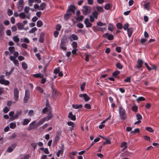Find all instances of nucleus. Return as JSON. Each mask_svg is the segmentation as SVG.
<instances>
[{"mask_svg": "<svg viewBox=\"0 0 159 159\" xmlns=\"http://www.w3.org/2000/svg\"><path fill=\"white\" fill-rule=\"evenodd\" d=\"M29 98L30 94L29 91L28 90H26L25 91V94L23 100L24 102V103H27Z\"/></svg>", "mask_w": 159, "mask_h": 159, "instance_id": "6", "label": "nucleus"}, {"mask_svg": "<svg viewBox=\"0 0 159 159\" xmlns=\"http://www.w3.org/2000/svg\"><path fill=\"white\" fill-rule=\"evenodd\" d=\"M121 48L120 47H117L116 48V51L120 53L121 52Z\"/></svg>", "mask_w": 159, "mask_h": 159, "instance_id": "60", "label": "nucleus"}, {"mask_svg": "<svg viewBox=\"0 0 159 159\" xmlns=\"http://www.w3.org/2000/svg\"><path fill=\"white\" fill-rule=\"evenodd\" d=\"M103 37L105 38H107V39L110 40H112L114 39V36L112 34H110L108 33H106L104 35Z\"/></svg>", "mask_w": 159, "mask_h": 159, "instance_id": "11", "label": "nucleus"}, {"mask_svg": "<svg viewBox=\"0 0 159 159\" xmlns=\"http://www.w3.org/2000/svg\"><path fill=\"white\" fill-rule=\"evenodd\" d=\"M120 71L119 70H116L113 72L112 75L115 78H116L117 77L118 75L120 74Z\"/></svg>", "mask_w": 159, "mask_h": 159, "instance_id": "32", "label": "nucleus"}, {"mask_svg": "<svg viewBox=\"0 0 159 159\" xmlns=\"http://www.w3.org/2000/svg\"><path fill=\"white\" fill-rule=\"evenodd\" d=\"M124 81L125 82H131V78L130 77H128L126 79L124 80Z\"/></svg>", "mask_w": 159, "mask_h": 159, "instance_id": "64", "label": "nucleus"}, {"mask_svg": "<svg viewBox=\"0 0 159 159\" xmlns=\"http://www.w3.org/2000/svg\"><path fill=\"white\" fill-rule=\"evenodd\" d=\"M44 34L42 32L41 33L40 35V37L39 39V41L40 42L43 43L44 41Z\"/></svg>", "mask_w": 159, "mask_h": 159, "instance_id": "19", "label": "nucleus"}, {"mask_svg": "<svg viewBox=\"0 0 159 159\" xmlns=\"http://www.w3.org/2000/svg\"><path fill=\"white\" fill-rule=\"evenodd\" d=\"M76 9V7L73 5H70L68 7V10L71 12L73 14L75 13V11Z\"/></svg>", "mask_w": 159, "mask_h": 159, "instance_id": "8", "label": "nucleus"}, {"mask_svg": "<svg viewBox=\"0 0 159 159\" xmlns=\"http://www.w3.org/2000/svg\"><path fill=\"white\" fill-rule=\"evenodd\" d=\"M43 25V23L41 20H39L37 22V26L38 27H40Z\"/></svg>", "mask_w": 159, "mask_h": 159, "instance_id": "42", "label": "nucleus"}, {"mask_svg": "<svg viewBox=\"0 0 159 159\" xmlns=\"http://www.w3.org/2000/svg\"><path fill=\"white\" fill-rule=\"evenodd\" d=\"M36 122L35 121H33L29 125L27 129L28 130H30L33 129H35L38 127L37 124H36Z\"/></svg>", "mask_w": 159, "mask_h": 159, "instance_id": "4", "label": "nucleus"}, {"mask_svg": "<svg viewBox=\"0 0 159 159\" xmlns=\"http://www.w3.org/2000/svg\"><path fill=\"white\" fill-rule=\"evenodd\" d=\"M77 26L79 28H82L84 27L83 24L81 23H79L77 25Z\"/></svg>", "mask_w": 159, "mask_h": 159, "instance_id": "62", "label": "nucleus"}, {"mask_svg": "<svg viewBox=\"0 0 159 159\" xmlns=\"http://www.w3.org/2000/svg\"><path fill=\"white\" fill-rule=\"evenodd\" d=\"M33 76L35 78H43V75L41 74L40 73L33 75Z\"/></svg>", "mask_w": 159, "mask_h": 159, "instance_id": "27", "label": "nucleus"}, {"mask_svg": "<svg viewBox=\"0 0 159 159\" xmlns=\"http://www.w3.org/2000/svg\"><path fill=\"white\" fill-rule=\"evenodd\" d=\"M10 82L8 80H0V84L5 85H8L10 84Z\"/></svg>", "mask_w": 159, "mask_h": 159, "instance_id": "18", "label": "nucleus"}, {"mask_svg": "<svg viewBox=\"0 0 159 159\" xmlns=\"http://www.w3.org/2000/svg\"><path fill=\"white\" fill-rule=\"evenodd\" d=\"M143 63V61L141 59H139L138 61V64L136 66V68L140 69L142 67Z\"/></svg>", "mask_w": 159, "mask_h": 159, "instance_id": "15", "label": "nucleus"}, {"mask_svg": "<svg viewBox=\"0 0 159 159\" xmlns=\"http://www.w3.org/2000/svg\"><path fill=\"white\" fill-rule=\"evenodd\" d=\"M19 16L21 18L24 19L26 17V15L23 12H21Z\"/></svg>", "mask_w": 159, "mask_h": 159, "instance_id": "46", "label": "nucleus"}, {"mask_svg": "<svg viewBox=\"0 0 159 159\" xmlns=\"http://www.w3.org/2000/svg\"><path fill=\"white\" fill-rule=\"evenodd\" d=\"M98 13L97 11H94L92 15L89 16V20L91 22H93L94 20V19H97L98 16Z\"/></svg>", "mask_w": 159, "mask_h": 159, "instance_id": "3", "label": "nucleus"}, {"mask_svg": "<svg viewBox=\"0 0 159 159\" xmlns=\"http://www.w3.org/2000/svg\"><path fill=\"white\" fill-rule=\"evenodd\" d=\"M97 24L98 26H100L105 25H106V23H103L101 21H99L97 23Z\"/></svg>", "mask_w": 159, "mask_h": 159, "instance_id": "45", "label": "nucleus"}, {"mask_svg": "<svg viewBox=\"0 0 159 159\" xmlns=\"http://www.w3.org/2000/svg\"><path fill=\"white\" fill-rule=\"evenodd\" d=\"M144 6V8L148 11H149L150 9V3L149 2H147L143 5Z\"/></svg>", "mask_w": 159, "mask_h": 159, "instance_id": "23", "label": "nucleus"}, {"mask_svg": "<svg viewBox=\"0 0 159 159\" xmlns=\"http://www.w3.org/2000/svg\"><path fill=\"white\" fill-rule=\"evenodd\" d=\"M120 147L121 148H123L122 150H124L126 149L127 147V143L126 142H123L121 143Z\"/></svg>", "mask_w": 159, "mask_h": 159, "instance_id": "26", "label": "nucleus"}, {"mask_svg": "<svg viewBox=\"0 0 159 159\" xmlns=\"http://www.w3.org/2000/svg\"><path fill=\"white\" fill-rule=\"evenodd\" d=\"M4 34L3 27L2 25H0V37H2Z\"/></svg>", "mask_w": 159, "mask_h": 159, "instance_id": "31", "label": "nucleus"}, {"mask_svg": "<svg viewBox=\"0 0 159 159\" xmlns=\"http://www.w3.org/2000/svg\"><path fill=\"white\" fill-rule=\"evenodd\" d=\"M72 106L74 108L78 109L81 108L82 107V105L81 104H80L79 105L73 104Z\"/></svg>", "mask_w": 159, "mask_h": 159, "instance_id": "35", "label": "nucleus"}, {"mask_svg": "<svg viewBox=\"0 0 159 159\" xmlns=\"http://www.w3.org/2000/svg\"><path fill=\"white\" fill-rule=\"evenodd\" d=\"M111 141L110 140H107L105 141L103 143V145H106V144H111Z\"/></svg>", "mask_w": 159, "mask_h": 159, "instance_id": "53", "label": "nucleus"}, {"mask_svg": "<svg viewBox=\"0 0 159 159\" xmlns=\"http://www.w3.org/2000/svg\"><path fill=\"white\" fill-rule=\"evenodd\" d=\"M60 47L63 50L65 51L66 50V48L65 47V43H61L60 44Z\"/></svg>", "mask_w": 159, "mask_h": 159, "instance_id": "40", "label": "nucleus"}, {"mask_svg": "<svg viewBox=\"0 0 159 159\" xmlns=\"http://www.w3.org/2000/svg\"><path fill=\"white\" fill-rule=\"evenodd\" d=\"M84 24L86 25V26L87 28L90 27L92 25V24L89 22V19L88 18L85 19L84 21Z\"/></svg>", "mask_w": 159, "mask_h": 159, "instance_id": "14", "label": "nucleus"}, {"mask_svg": "<svg viewBox=\"0 0 159 159\" xmlns=\"http://www.w3.org/2000/svg\"><path fill=\"white\" fill-rule=\"evenodd\" d=\"M8 49L11 54L15 52V48L14 47H9Z\"/></svg>", "mask_w": 159, "mask_h": 159, "instance_id": "37", "label": "nucleus"}, {"mask_svg": "<svg viewBox=\"0 0 159 159\" xmlns=\"http://www.w3.org/2000/svg\"><path fill=\"white\" fill-rule=\"evenodd\" d=\"M24 1L23 0H19L18 3L17 4V7L18 11H21L24 8Z\"/></svg>", "mask_w": 159, "mask_h": 159, "instance_id": "5", "label": "nucleus"}, {"mask_svg": "<svg viewBox=\"0 0 159 159\" xmlns=\"http://www.w3.org/2000/svg\"><path fill=\"white\" fill-rule=\"evenodd\" d=\"M19 92L17 88H15L14 90V98L16 101H17L19 98Z\"/></svg>", "mask_w": 159, "mask_h": 159, "instance_id": "7", "label": "nucleus"}, {"mask_svg": "<svg viewBox=\"0 0 159 159\" xmlns=\"http://www.w3.org/2000/svg\"><path fill=\"white\" fill-rule=\"evenodd\" d=\"M116 26L119 29H121L122 28V24L120 23H118L116 25Z\"/></svg>", "mask_w": 159, "mask_h": 159, "instance_id": "55", "label": "nucleus"}, {"mask_svg": "<svg viewBox=\"0 0 159 159\" xmlns=\"http://www.w3.org/2000/svg\"><path fill=\"white\" fill-rule=\"evenodd\" d=\"M72 14L71 12L70 11L68 10H67L66 13L64 15V18L65 20H67L69 18V16Z\"/></svg>", "mask_w": 159, "mask_h": 159, "instance_id": "13", "label": "nucleus"}, {"mask_svg": "<svg viewBox=\"0 0 159 159\" xmlns=\"http://www.w3.org/2000/svg\"><path fill=\"white\" fill-rule=\"evenodd\" d=\"M138 107L136 106H133L132 108V110L134 112H136L138 111Z\"/></svg>", "mask_w": 159, "mask_h": 159, "instance_id": "50", "label": "nucleus"}, {"mask_svg": "<svg viewBox=\"0 0 159 159\" xmlns=\"http://www.w3.org/2000/svg\"><path fill=\"white\" fill-rule=\"evenodd\" d=\"M35 89L40 93H43L44 91L43 89L39 86L36 87Z\"/></svg>", "mask_w": 159, "mask_h": 159, "instance_id": "29", "label": "nucleus"}, {"mask_svg": "<svg viewBox=\"0 0 159 159\" xmlns=\"http://www.w3.org/2000/svg\"><path fill=\"white\" fill-rule=\"evenodd\" d=\"M16 127V125L15 123H11L10 124V127L12 129L15 128Z\"/></svg>", "mask_w": 159, "mask_h": 159, "instance_id": "39", "label": "nucleus"}, {"mask_svg": "<svg viewBox=\"0 0 159 159\" xmlns=\"http://www.w3.org/2000/svg\"><path fill=\"white\" fill-rule=\"evenodd\" d=\"M133 29L132 27L129 28L127 30V32H128V35L129 37H130L131 36V35L132 34V33H133Z\"/></svg>", "mask_w": 159, "mask_h": 159, "instance_id": "22", "label": "nucleus"}, {"mask_svg": "<svg viewBox=\"0 0 159 159\" xmlns=\"http://www.w3.org/2000/svg\"><path fill=\"white\" fill-rule=\"evenodd\" d=\"M145 98L143 97H139L137 99V100L138 101H143L145 100Z\"/></svg>", "mask_w": 159, "mask_h": 159, "instance_id": "56", "label": "nucleus"}, {"mask_svg": "<svg viewBox=\"0 0 159 159\" xmlns=\"http://www.w3.org/2000/svg\"><path fill=\"white\" fill-rule=\"evenodd\" d=\"M129 24L128 23H126L125 24L123 27V29L125 30H127L129 28Z\"/></svg>", "mask_w": 159, "mask_h": 159, "instance_id": "58", "label": "nucleus"}, {"mask_svg": "<svg viewBox=\"0 0 159 159\" xmlns=\"http://www.w3.org/2000/svg\"><path fill=\"white\" fill-rule=\"evenodd\" d=\"M136 116L137 117V119L138 120H141L142 119V117L141 115L139 113H137L136 115Z\"/></svg>", "mask_w": 159, "mask_h": 159, "instance_id": "57", "label": "nucleus"}, {"mask_svg": "<svg viewBox=\"0 0 159 159\" xmlns=\"http://www.w3.org/2000/svg\"><path fill=\"white\" fill-rule=\"evenodd\" d=\"M145 129L146 130L149 131L150 132H153V130L150 127H146Z\"/></svg>", "mask_w": 159, "mask_h": 159, "instance_id": "49", "label": "nucleus"}, {"mask_svg": "<svg viewBox=\"0 0 159 159\" xmlns=\"http://www.w3.org/2000/svg\"><path fill=\"white\" fill-rule=\"evenodd\" d=\"M61 26L59 24L57 25L56 26V29L57 31H60L61 28Z\"/></svg>", "mask_w": 159, "mask_h": 159, "instance_id": "63", "label": "nucleus"}, {"mask_svg": "<svg viewBox=\"0 0 159 159\" xmlns=\"http://www.w3.org/2000/svg\"><path fill=\"white\" fill-rule=\"evenodd\" d=\"M68 117L72 120H76L75 116L73 115L71 112H70L69 113Z\"/></svg>", "mask_w": 159, "mask_h": 159, "instance_id": "17", "label": "nucleus"}, {"mask_svg": "<svg viewBox=\"0 0 159 159\" xmlns=\"http://www.w3.org/2000/svg\"><path fill=\"white\" fill-rule=\"evenodd\" d=\"M22 113V112L21 111H17L15 115L12 117L10 119H11V120H15V119L17 118L20 115H21Z\"/></svg>", "mask_w": 159, "mask_h": 159, "instance_id": "10", "label": "nucleus"}, {"mask_svg": "<svg viewBox=\"0 0 159 159\" xmlns=\"http://www.w3.org/2000/svg\"><path fill=\"white\" fill-rule=\"evenodd\" d=\"M114 28V26L112 24H110L108 25V29L111 32L113 31Z\"/></svg>", "mask_w": 159, "mask_h": 159, "instance_id": "34", "label": "nucleus"}, {"mask_svg": "<svg viewBox=\"0 0 159 159\" xmlns=\"http://www.w3.org/2000/svg\"><path fill=\"white\" fill-rule=\"evenodd\" d=\"M22 67L23 69L26 70L28 67V66L26 63L25 62H23L22 63Z\"/></svg>", "mask_w": 159, "mask_h": 159, "instance_id": "38", "label": "nucleus"}, {"mask_svg": "<svg viewBox=\"0 0 159 159\" xmlns=\"http://www.w3.org/2000/svg\"><path fill=\"white\" fill-rule=\"evenodd\" d=\"M91 7L87 5L84 6L82 10L83 15H86L90 13L91 11Z\"/></svg>", "mask_w": 159, "mask_h": 159, "instance_id": "2", "label": "nucleus"}, {"mask_svg": "<svg viewBox=\"0 0 159 159\" xmlns=\"http://www.w3.org/2000/svg\"><path fill=\"white\" fill-rule=\"evenodd\" d=\"M111 8V5L109 3H107L105 4L104 6V8L106 10H108Z\"/></svg>", "mask_w": 159, "mask_h": 159, "instance_id": "44", "label": "nucleus"}, {"mask_svg": "<svg viewBox=\"0 0 159 159\" xmlns=\"http://www.w3.org/2000/svg\"><path fill=\"white\" fill-rule=\"evenodd\" d=\"M45 121V120H44L43 118L41 119L37 124L38 127L42 125Z\"/></svg>", "mask_w": 159, "mask_h": 159, "instance_id": "33", "label": "nucleus"}, {"mask_svg": "<svg viewBox=\"0 0 159 159\" xmlns=\"http://www.w3.org/2000/svg\"><path fill=\"white\" fill-rule=\"evenodd\" d=\"M96 9L97 10V11L99 12L102 13L104 11V10L101 7L97 6L96 7Z\"/></svg>", "mask_w": 159, "mask_h": 159, "instance_id": "36", "label": "nucleus"}, {"mask_svg": "<svg viewBox=\"0 0 159 159\" xmlns=\"http://www.w3.org/2000/svg\"><path fill=\"white\" fill-rule=\"evenodd\" d=\"M79 96L81 98L83 97L84 98L85 101L86 102L88 101L90 99V97L88 96L86 93L83 94H80L79 95Z\"/></svg>", "mask_w": 159, "mask_h": 159, "instance_id": "12", "label": "nucleus"}, {"mask_svg": "<svg viewBox=\"0 0 159 159\" xmlns=\"http://www.w3.org/2000/svg\"><path fill=\"white\" fill-rule=\"evenodd\" d=\"M30 8L28 7H25L24 11L26 13H28L30 9Z\"/></svg>", "mask_w": 159, "mask_h": 159, "instance_id": "54", "label": "nucleus"}, {"mask_svg": "<svg viewBox=\"0 0 159 159\" xmlns=\"http://www.w3.org/2000/svg\"><path fill=\"white\" fill-rule=\"evenodd\" d=\"M18 29L20 30H21L23 29L24 25L21 23H18L16 24Z\"/></svg>", "mask_w": 159, "mask_h": 159, "instance_id": "25", "label": "nucleus"}, {"mask_svg": "<svg viewBox=\"0 0 159 159\" xmlns=\"http://www.w3.org/2000/svg\"><path fill=\"white\" fill-rule=\"evenodd\" d=\"M51 87L52 90V95L55 96L57 93V89L54 88V86L53 84H51Z\"/></svg>", "mask_w": 159, "mask_h": 159, "instance_id": "20", "label": "nucleus"}, {"mask_svg": "<svg viewBox=\"0 0 159 159\" xmlns=\"http://www.w3.org/2000/svg\"><path fill=\"white\" fill-rule=\"evenodd\" d=\"M67 41V36L66 35H64V36H63L62 37L61 39V43L65 44L66 43Z\"/></svg>", "mask_w": 159, "mask_h": 159, "instance_id": "21", "label": "nucleus"}, {"mask_svg": "<svg viewBox=\"0 0 159 159\" xmlns=\"http://www.w3.org/2000/svg\"><path fill=\"white\" fill-rule=\"evenodd\" d=\"M84 18V16H79L78 17H77L76 18V20L79 21H82L83 20V18Z\"/></svg>", "mask_w": 159, "mask_h": 159, "instance_id": "47", "label": "nucleus"}, {"mask_svg": "<svg viewBox=\"0 0 159 159\" xmlns=\"http://www.w3.org/2000/svg\"><path fill=\"white\" fill-rule=\"evenodd\" d=\"M119 112L121 119L123 120H125L127 117V116L125 110L121 107H120L119 108Z\"/></svg>", "mask_w": 159, "mask_h": 159, "instance_id": "1", "label": "nucleus"}, {"mask_svg": "<svg viewBox=\"0 0 159 159\" xmlns=\"http://www.w3.org/2000/svg\"><path fill=\"white\" fill-rule=\"evenodd\" d=\"M13 39L14 41L16 43L18 42L19 41V39L17 36H14L13 38Z\"/></svg>", "mask_w": 159, "mask_h": 159, "instance_id": "43", "label": "nucleus"}, {"mask_svg": "<svg viewBox=\"0 0 159 159\" xmlns=\"http://www.w3.org/2000/svg\"><path fill=\"white\" fill-rule=\"evenodd\" d=\"M69 39L71 41H72L73 40H78V37L76 35H75L74 34H73L69 37Z\"/></svg>", "mask_w": 159, "mask_h": 159, "instance_id": "16", "label": "nucleus"}, {"mask_svg": "<svg viewBox=\"0 0 159 159\" xmlns=\"http://www.w3.org/2000/svg\"><path fill=\"white\" fill-rule=\"evenodd\" d=\"M84 107L88 109H90L91 108V105L88 103H86L84 105Z\"/></svg>", "mask_w": 159, "mask_h": 159, "instance_id": "59", "label": "nucleus"}, {"mask_svg": "<svg viewBox=\"0 0 159 159\" xmlns=\"http://www.w3.org/2000/svg\"><path fill=\"white\" fill-rule=\"evenodd\" d=\"M59 139V137L58 136H56L55 138L53 143V144L55 145L57 144L58 141Z\"/></svg>", "mask_w": 159, "mask_h": 159, "instance_id": "48", "label": "nucleus"}, {"mask_svg": "<svg viewBox=\"0 0 159 159\" xmlns=\"http://www.w3.org/2000/svg\"><path fill=\"white\" fill-rule=\"evenodd\" d=\"M46 4L44 3H42L39 6V10H43L46 7Z\"/></svg>", "mask_w": 159, "mask_h": 159, "instance_id": "30", "label": "nucleus"}, {"mask_svg": "<svg viewBox=\"0 0 159 159\" xmlns=\"http://www.w3.org/2000/svg\"><path fill=\"white\" fill-rule=\"evenodd\" d=\"M31 119L30 118L29 119H24L23 122L22 123V125H27L29 123Z\"/></svg>", "mask_w": 159, "mask_h": 159, "instance_id": "24", "label": "nucleus"}, {"mask_svg": "<svg viewBox=\"0 0 159 159\" xmlns=\"http://www.w3.org/2000/svg\"><path fill=\"white\" fill-rule=\"evenodd\" d=\"M116 67L118 69H122L123 66L122 64H121L120 63L118 62L116 65Z\"/></svg>", "mask_w": 159, "mask_h": 159, "instance_id": "41", "label": "nucleus"}, {"mask_svg": "<svg viewBox=\"0 0 159 159\" xmlns=\"http://www.w3.org/2000/svg\"><path fill=\"white\" fill-rule=\"evenodd\" d=\"M53 116V115L51 113H50L49 114L47 117L44 118V120L45 121H48L50 120Z\"/></svg>", "mask_w": 159, "mask_h": 159, "instance_id": "28", "label": "nucleus"}, {"mask_svg": "<svg viewBox=\"0 0 159 159\" xmlns=\"http://www.w3.org/2000/svg\"><path fill=\"white\" fill-rule=\"evenodd\" d=\"M7 14L9 16H11L13 14V11L11 9H8L7 11Z\"/></svg>", "mask_w": 159, "mask_h": 159, "instance_id": "61", "label": "nucleus"}, {"mask_svg": "<svg viewBox=\"0 0 159 159\" xmlns=\"http://www.w3.org/2000/svg\"><path fill=\"white\" fill-rule=\"evenodd\" d=\"M105 29V28L99 27L97 26H94L93 27V30L95 32L99 31L103 32Z\"/></svg>", "mask_w": 159, "mask_h": 159, "instance_id": "9", "label": "nucleus"}, {"mask_svg": "<svg viewBox=\"0 0 159 159\" xmlns=\"http://www.w3.org/2000/svg\"><path fill=\"white\" fill-rule=\"evenodd\" d=\"M37 30L36 27H34L32 28L31 30L29 31V33H33L35 32Z\"/></svg>", "mask_w": 159, "mask_h": 159, "instance_id": "52", "label": "nucleus"}, {"mask_svg": "<svg viewBox=\"0 0 159 159\" xmlns=\"http://www.w3.org/2000/svg\"><path fill=\"white\" fill-rule=\"evenodd\" d=\"M72 45L74 48H76L77 47V43L76 42H73L72 43Z\"/></svg>", "mask_w": 159, "mask_h": 159, "instance_id": "51", "label": "nucleus"}]
</instances>
